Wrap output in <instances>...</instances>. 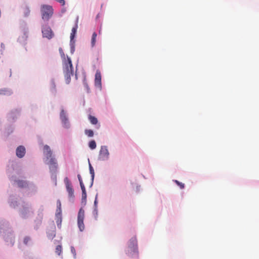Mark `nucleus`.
I'll return each mask as SVG.
<instances>
[{"label": "nucleus", "mask_w": 259, "mask_h": 259, "mask_svg": "<svg viewBox=\"0 0 259 259\" xmlns=\"http://www.w3.org/2000/svg\"><path fill=\"white\" fill-rule=\"evenodd\" d=\"M63 73L65 82L67 84H69L71 80V76L73 75V67L71 60L68 57L63 62Z\"/></svg>", "instance_id": "1"}, {"label": "nucleus", "mask_w": 259, "mask_h": 259, "mask_svg": "<svg viewBox=\"0 0 259 259\" xmlns=\"http://www.w3.org/2000/svg\"><path fill=\"white\" fill-rule=\"evenodd\" d=\"M40 11L42 19L48 22L54 14V9L51 5L43 4L40 6Z\"/></svg>", "instance_id": "2"}, {"label": "nucleus", "mask_w": 259, "mask_h": 259, "mask_svg": "<svg viewBox=\"0 0 259 259\" xmlns=\"http://www.w3.org/2000/svg\"><path fill=\"white\" fill-rule=\"evenodd\" d=\"M126 253L132 257L138 256L137 240L136 237H133L130 240Z\"/></svg>", "instance_id": "3"}, {"label": "nucleus", "mask_w": 259, "mask_h": 259, "mask_svg": "<svg viewBox=\"0 0 259 259\" xmlns=\"http://www.w3.org/2000/svg\"><path fill=\"white\" fill-rule=\"evenodd\" d=\"M84 219V210L82 208H80L77 214V226L81 232L83 231L85 228L83 223Z\"/></svg>", "instance_id": "4"}, {"label": "nucleus", "mask_w": 259, "mask_h": 259, "mask_svg": "<svg viewBox=\"0 0 259 259\" xmlns=\"http://www.w3.org/2000/svg\"><path fill=\"white\" fill-rule=\"evenodd\" d=\"M109 153L107 146H101L99 154V159L100 160L104 161L107 160L109 158Z\"/></svg>", "instance_id": "5"}, {"label": "nucleus", "mask_w": 259, "mask_h": 259, "mask_svg": "<svg viewBox=\"0 0 259 259\" xmlns=\"http://www.w3.org/2000/svg\"><path fill=\"white\" fill-rule=\"evenodd\" d=\"M42 33L44 37H46L49 39L52 38L54 35L51 28L47 25L43 26L42 28Z\"/></svg>", "instance_id": "6"}, {"label": "nucleus", "mask_w": 259, "mask_h": 259, "mask_svg": "<svg viewBox=\"0 0 259 259\" xmlns=\"http://www.w3.org/2000/svg\"><path fill=\"white\" fill-rule=\"evenodd\" d=\"M66 190L68 193L69 196L70 197H74V190L72 188V187L71 186V184L70 183L69 180L67 178H66L64 180Z\"/></svg>", "instance_id": "7"}, {"label": "nucleus", "mask_w": 259, "mask_h": 259, "mask_svg": "<svg viewBox=\"0 0 259 259\" xmlns=\"http://www.w3.org/2000/svg\"><path fill=\"white\" fill-rule=\"evenodd\" d=\"M60 118L65 128H68L69 127V123L68 121V118L66 115V113L63 109H62L60 113Z\"/></svg>", "instance_id": "8"}, {"label": "nucleus", "mask_w": 259, "mask_h": 259, "mask_svg": "<svg viewBox=\"0 0 259 259\" xmlns=\"http://www.w3.org/2000/svg\"><path fill=\"white\" fill-rule=\"evenodd\" d=\"M49 159V161L48 164L49 165L50 170L52 171H56L58 167L57 160L53 157Z\"/></svg>", "instance_id": "9"}, {"label": "nucleus", "mask_w": 259, "mask_h": 259, "mask_svg": "<svg viewBox=\"0 0 259 259\" xmlns=\"http://www.w3.org/2000/svg\"><path fill=\"white\" fill-rule=\"evenodd\" d=\"M95 85L99 88H101V74L99 70H97L95 74Z\"/></svg>", "instance_id": "10"}, {"label": "nucleus", "mask_w": 259, "mask_h": 259, "mask_svg": "<svg viewBox=\"0 0 259 259\" xmlns=\"http://www.w3.org/2000/svg\"><path fill=\"white\" fill-rule=\"evenodd\" d=\"M16 155L19 157H23L25 154V148L22 146H19L16 149Z\"/></svg>", "instance_id": "11"}, {"label": "nucleus", "mask_w": 259, "mask_h": 259, "mask_svg": "<svg viewBox=\"0 0 259 259\" xmlns=\"http://www.w3.org/2000/svg\"><path fill=\"white\" fill-rule=\"evenodd\" d=\"M44 153L46 158L49 159V158L53 157L52 151L51 150L50 147L48 145H45L44 147Z\"/></svg>", "instance_id": "12"}, {"label": "nucleus", "mask_w": 259, "mask_h": 259, "mask_svg": "<svg viewBox=\"0 0 259 259\" xmlns=\"http://www.w3.org/2000/svg\"><path fill=\"white\" fill-rule=\"evenodd\" d=\"M4 238L6 241L9 242L10 241L12 245H13L14 243V236L13 234L10 233V235H9L7 233H5V235L4 236Z\"/></svg>", "instance_id": "13"}, {"label": "nucleus", "mask_w": 259, "mask_h": 259, "mask_svg": "<svg viewBox=\"0 0 259 259\" xmlns=\"http://www.w3.org/2000/svg\"><path fill=\"white\" fill-rule=\"evenodd\" d=\"M78 21V18L77 17V19H76V24H75V26L72 28V29L71 30V33L70 34V39H71V40L73 39V38H74L75 35V34L76 33L77 29V28H78V25H77Z\"/></svg>", "instance_id": "14"}, {"label": "nucleus", "mask_w": 259, "mask_h": 259, "mask_svg": "<svg viewBox=\"0 0 259 259\" xmlns=\"http://www.w3.org/2000/svg\"><path fill=\"white\" fill-rule=\"evenodd\" d=\"M89 119L90 122L93 124H97L98 122V120L95 116L90 115L89 116Z\"/></svg>", "instance_id": "15"}, {"label": "nucleus", "mask_w": 259, "mask_h": 259, "mask_svg": "<svg viewBox=\"0 0 259 259\" xmlns=\"http://www.w3.org/2000/svg\"><path fill=\"white\" fill-rule=\"evenodd\" d=\"M97 36V33L95 32H94L92 34L91 39V45L93 47H94L96 44Z\"/></svg>", "instance_id": "16"}, {"label": "nucleus", "mask_w": 259, "mask_h": 259, "mask_svg": "<svg viewBox=\"0 0 259 259\" xmlns=\"http://www.w3.org/2000/svg\"><path fill=\"white\" fill-rule=\"evenodd\" d=\"M17 183L18 186L21 188L25 187L27 185V183L25 181L22 180H19L17 181Z\"/></svg>", "instance_id": "17"}, {"label": "nucleus", "mask_w": 259, "mask_h": 259, "mask_svg": "<svg viewBox=\"0 0 259 259\" xmlns=\"http://www.w3.org/2000/svg\"><path fill=\"white\" fill-rule=\"evenodd\" d=\"M84 133L89 137H92L94 136V132L91 130H85L84 131Z\"/></svg>", "instance_id": "18"}, {"label": "nucleus", "mask_w": 259, "mask_h": 259, "mask_svg": "<svg viewBox=\"0 0 259 259\" xmlns=\"http://www.w3.org/2000/svg\"><path fill=\"white\" fill-rule=\"evenodd\" d=\"M62 251V248L61 245H57L56 247L55 252L59 255H60Z\"/></svg>", "instance_id": "19"}, {"label": "nucleus", "mask_w": 259, "mask_h": 259, "mask_svg": "<svg viewBox=\"0 0 259 259\" xmlns=\"http://www.w3.org/2000/svg\"><path fill=\"white\" fill-rule=\"evenodd\" d=\"M89 146L91 149H94L96 148V143L94 140L90 141L89 143Z\"/></svg>", "instance_id": "20"}, {"label": "nucleus", "mask_w": 259, "mask_h": 259, "mask_svg": "<svg viewBox=\"0 0 259 259\" xmlns=\"http://www.w3.org/2000/svg\"><path fill=\"white\" fill-rule=\"evenodd\" d=\"M87 193L85 190L82 191V202H84L85 203L87 200Z\"/></svg>", "instance_id": "21"}, {"label": "nucleus", "mask_w": 259, "mask_h": 259, "mask_svg": "<svg viewBox=\"0 0 259 259\" xmlns=\"http://www.w3.org/2000/svg\"><path fill=\"white\" fill-rule=\"evenodd\" d=\"M5 226H9L8 223L5 222L3 220H0V232L3 229Z\"/></svg>", "instance_id": "22"}, {"label": "nucleus", "mask_w": 259, "mask_h": 259, "mask_svg": "<svg viewBox=\"0 0 259 259\" xmlns=\"http://www.w3.org/2000/svg\"><path fill=\"white\" fill-rule=\"evenodd\" d=\"M174 182L180 187L181 189H183L185 187V184L184 183H182L181 182H180L178 180H174Z\"/></svg>", "instance_id": "23"}, {"label": "nucleus", "mask_w": 259, "mask_h": 259, "mask_svg": "<svg viewBox=\"0 0 259 259\" xmlns=\"http://www.w3.org/2000/svg\"><path fill=\"white\" fill-rule=\"evenodd\" d=\"M89 168H90V174L92 175V180H93L94 178V176H95V172H94V168L92 166L91 164H89Z\"/></svg>", "instance_id": "24"}, {"label": "nucleus", "mask_w": 259, "mask_h": 259, "mask_svg": "<svg viewBox=\"0 0 259 259\" xmlns=\"http://www.w3.org/2000/svg\"><path fill=\"white\" fill-rule=\"evenodd\" d=\"M61 212H62L61 208H57L56 213V217L59 218L60 216H61Z\"/></svg>", "instance_id": "25"}, {"label": "nucleus", "mask_w": 259, "mask_h": 259, "mask_svg": "<svg viewBox=\"0 0 259 259\" xmlns=\"http://www.w3.org/2000/svg\"><path fill=\"white\" fill-rule=\"evenodd\" d=\"M30 12V11L28 7H26L24 9V13L25 16H29Z\"/></svg>", "instance_id": "26"}, {"label": "nucleus", "mask_w": 259, "mask_h": 259, "mask_svg": "<svg viewBox=\"0 0 259 259\" xmlns=\"http://www.w3.org/2000/svg\"><path fill=\"white\" fill-rule=\"evenodd\" d=\"M30 241L29 237L26 236L24 238L23 242L25 245H27L28 242Z\"/></svg>", "instance_id": "27"}, {"label": "nucleus", "mask_w": 259, "mask_h": 259, "mask_svg": "<svg viewBox=\"0 0 259 259\" xmlns=\"http://www.w3.org/2000/svg\"><path fill=\"white\" fill-rule=\"evenodd\" d=\"M61 222H62L61 216H60L59 218H56V223H57L58 226H59V225L61 226Z\"/></svg>", "instance_id": "28"}, {"label": "nucleus", "mask_w": 259, "mask_h": 259, "mask_svg": "<svg viewBox=\"0 0 259 259\" xmlns=\"http://www.w3.org/2000/svg\"><path fill=\"white\" fill-rule=\"evenodd\" d=\"M79 184H80L81 191L85 190V186L83 183V182H79Z\"/></svg>", "instance_id": "29"}, {"label": "nucleus", "mask_w": 259, "mask_h": 259, "mask_svg": "<svg viewBox=\"0 0 259 259\" xmlns=\"http://www.w3.org/2000/svg\"><path fill=\"white\" fill-rule=\"evenodd\" d=\"M57 208H61V203L60 200H58L57 201Z\"/></svg>", "instance_id": "30"}, {"label": "nucleus", "mask_w": 259, "mask_h": 259, "mask_svg": "<svg viewBox=\"0 0 259 259\" xmlns=\"http://www.w3.org/2000/svg\"><path fill=\"white\" fill-rule=\"evenodd\" d=\"M57 2L59 3L62 6H64L65 4L64 0H55Z\"/></svg>", "instance_id": "31"}, {"label": "nucleus", "mask_w": 259, "mask_h": 259, "mask_svg": "<svg viewBox=\"0 0 259 259\" xmlns=\"http://www.w3.org/2000/svg\"><path fill=\"white\" fill-rule=\"evenodd\" d=\"M71 252L74 254V255L75 256L76 255L75 250L73 247H71Z\"/></svg>", "instance_id": "32"}, {"label": "nucleus", "mask_w": 259, "mask_h": 259, "mask_svg": "<svg viewBox=\"0 0 259 259\" xmlns=\"http://www.w3.org/2000/svg\"><path fill=\"white\" fill-rule=\"evenodd\" d=\"M77 178L79 182H82L81 176L79 174L77 175Z\"/></svg>", "instance_id": "33"}, {"label": "nucleus", "mask_w": 259, "mask_h": 259, "mask_svg": "<svg viewBox=\"0 0 259 259\" xmlns=\"http://www.w3.org/2000/svg\"><path fill=\"white\" fill-rule=\"evenodd\" d=\"M97 203L96 200L95 201V204Z\"/></svg>", "instance_id": "34"}]
</instances>
